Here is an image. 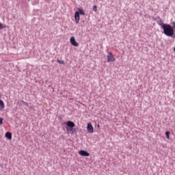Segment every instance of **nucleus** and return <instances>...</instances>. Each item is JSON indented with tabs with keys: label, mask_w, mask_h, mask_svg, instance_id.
Returning <instances> with one entry per match:
<instances>
[{
	"label": "nucleus",
	"mask_w": 175,
	"mask_h": 175,
	"mask_svg": "<svg viewBox=\"0 0 175 175\" xmlns=\"http://www.w3.org/2000/svg\"><path fill=\"white\" fill-rule=\"evenodd\" d=\"M3 28H6V26L3 25V24L0 23V30L3 29Z\"/></svg>",
	"instance_id": "nucleus-14"
},
{
	"label": "nucleus",
	"mask_w": 175,
	"mask_h": 175,
	"mask_svg": "<svg viewBox=\"0 0 175 175\" xmlns=\"http://www.w3.org/2000/svg\"><path fill=\"white\" fill-rule=\"evenodd\" d=\"M93 10H94V12H98V7L96 5H94L93 6Z\"/></svg>",
	"instance_id": "nucleus-13"
},
{
	"label": "nucleus",
	"mask_w": 175,
	"mask_h": 175,
	"mask_svg": "<svg viewBox=\"0 0 175 175\" xmlns=\"http://www.w3.org/2000/svg\"><path fill=\"white\" fill-rule=\"evenodd\" d=\"M5 109V103H3V100H0V110L2 111Z\"/></svg>",
	"instance_id": "nucleus-8"
},
{
	"label": "nucleus",
	"mask_w": 175,
	"mask_h": 175,
	"mask_svg": "<svg viewBox=\"0 0 175 175\" xmlns=\"http://www.w3.org/2000/svg\"><path fill=\"white\" fill-rule=\"evenodd\" d=\"M3 124V118H0V125H2Z\"/></svg>",
	"instance_id": "nucleus-15"
},
{
	"label": "nucleus",
	"mask_w": 175,
	"mask_h": 175,
	"mask_svg": "<svg viewBox=\"0 0 175 175\" xmlns=\"http://www.w3.org/2000/svg\"><path fill=\"white\" fill-rule=\"evenodd\" d=\"M67 126H68L69 128H75V122H73L72 121H68Z\"/></svg>",
	"instance_id": "nucleus-7"
},
{
	"label": "nucleus",
	"mask_w": 175,
	"mask_h": 175,
	"mask_svg": "<svg viewBox=\"0 0 175 175\" xmlns=\"http://www.w3.org/2000/svg\"><path fill=\"white\" fill-rule=\"evenodd\" d=\"M24 103H25V106H28V103L24 102Z\"/></svg>",
	"instance_id": "nucleus-16"
},
{
	"label": "nucleus",
	"mask_w": 175,
	"mask_h": 175,
	"mask_svg": "<svg viewBox=\"0 0 175 175\" xmlns=\"http://www.w3.org/2000/svg\"><path fill=\"white\" fill-rule=\"evenodd\" d=\"M165 136H166L167 139H170V131H166Z\"/></svg>",
	"instance_id": "nucleus-11"
},
{
	"label": "nucleus",
	"mask_w": 175,
	"mask_h": 175,
	"mask_svg": "<svg viewBox=\"0 0 175 175\" xmlns=\"http://www.w3.org/2000/svg\"><path fill=\"white\" fill-rule=\"evenodd\" d=\"M87 129L89 133H94V126L91 123L88 124Z\"/></svg>",
	"instance_id": "nucleus-4"
},
{
	"label": "nucleus",
	"mask_w": 175,
	"mask_h": 175,
	"mask_svg": "<svg viewBox=\"0 0 175 175\" xmlns=\"http://www.w3.org/2000/svg\"><path fill=\"white\" fill-rule=\"evenodd\" d=\"M172 25L175 27V22H172Z\"/></svg>",
	"instance_id": "nucleus-17"
},
{
	"label": "nucleus",
	"mask_w": 175,
	"mask_h": 175,
	"mask_svg": "<svg viewBox=\"0 0 175 175\" xmlns=\"http://www.w3.org/2000/svg\"><path fill=\"white\" fill-rule=\"evenodd\" d=\"M78 10H79V14H81L82 16H85V12H84V10H83V9L78 8Z\"/></svg>",
	"instance_id": "nucleus-10"
},
{
	"label": "nucleus",
	"mask_w": 175,
	"mask_h": 175,
	"mask_svg": "<svg viewBox=\"0 0 175 175\" xmlns=\"http://www.w3.org/2000/svg\"><path fill=\"white\" fill-rule=\"evenodd\" d=\"M57 62H58V64H61L62 65H64L65 64V62L64 60L57 59Z\"/></svg>",
	"instance_id": "nucleus-12"
},
{
	"label": "nucleus",
	"mask_w": 175,
	"mask_h": 175,
	"mask_svg": "<svg viewBox=\"0 0 175 175\" xmlns=\"http://www.w3.org/2000/svg\"><path fill=\"white\" fill-rule=\"evenodd\" d=\"M160 25L163 31V33H165L166 36L172 38L174 36V29H173L172 25L165 23L160 24Z\"/></svg>",
	"instance_id": "nucleus-1"
},
{
	"label": "nucleus",
	"mask_w": 175,
	"mask_h": 175,
	"mask_svg": "<svg viewBox=\"0 0 175 175\" xmlns=\"http://www.w3.org/2000/svg\"><path fill=\"white\" fill-rule=\"evenodd\" d=\"M107 62H114L116 61V57L113 55L111 52H108V55H107Z\"/></svg>",
	"instance_id": "nucleus-2"
},
{
	"label": "nucleus",
	"mask_w": 175,
	"mask_h": 175,
	"mask_svg": "<svg viewBox=\"0 0 175 175\" xmlns=\"http://www.w3.org/2000/svg\"><path fill=\"white\" fill-rule=\"evenodd\" d=\"M70 42L72 46H75V47H79V44L77 42H76V39L75 37H71L70 39Z\"/></svg>",
	"instance_id": "nucleus-3"
},
{
	"label": "nucleus",
	"mask_w": 175,
	"mask_h": 175,
	"mask_svg": "<svg viewBox=\"0 0 175 175\" xmlns=\"http://www.w3.org/2000/svg\"><path fill=\"white\" fill-rule=\"evenodd\" d=\"M5 137H7L8 140H12V133L10 132L5 133Z\"/></svg>",
	"instance_id": "nucleus-9"
},
{
	"label": "nucleus",
	"mask_w": 175,
	"mask_h": 175,
	"mask_svg": "<svg viewBox=\"0 0 175 175\" xmlns=\"http://www.w3.org/2000/svg\"><path fill=\"white\" fill-rule=\"evenodd\" d=\"M98 126V128H100V126L99 124H98V126Z\"/></svg>",
	"instance_id": "nucleus-18"
},
{
	"label": "nucleus",
	"mask_w": 175,
	"mask_h": 175,
	"mask_svg": "<svg viewBox=\"0 0 175 175\" xmlns=\"http://www.w3.org/2000/svg\"><path fill=\"white\" fill-rule=\"evenodd\" d=\"M75 18L76 24H79V21H80V14L79 13L78 11L75 12Z\"/></svg>",
	"instance_id": "nucleus-5"
},
{
	"label": "nucleus",
	"mask_w": 175,
	"mask_h": 175,
	"mask_svg": "<svg viewBox=\"0 0 175 175\" xmlns=\"http://www.w3.org/2000/svg\"><path fill=\"white\" fill-rule=\"evenodd\" d=\"M79 155H81V157H90V153H88L85 150H80L79 152Z\"/></svg>",
	"instance_id": "nucleus-6"
}]
</instances>
